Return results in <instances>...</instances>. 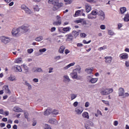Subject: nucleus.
<instances>
[{"mask_svg": "<svg viewBox=\"0 0 129 129\" xmlns=\"http://www.w3.org/2000/svg\"><path fill=\"white\" fill-rule=\"evenodd\" d=\"M104 59H105V62L106 63V64H110L112 61V56H105Z\"/></svg>", "mask_w": 129, "mask_h": 129, "instance_id": "12", "label": "nucleus"}, {"mask_svg": "<svg viewBox=\"0 0 129 129\" xmlns=\"http://www.w3.org/2000/svg\"><path fill=\"white\" fill-rule=\"evenodd\" d=\"M46 51H47V49L46 48H43L42 49H39V52L40 53H43L44 52H46Z\"/></svg>", "mask_w": 129, "mask_h": 129, "instance_id": "55", "label": "nucleus"}, {"mask_svg": "<svg viewBox=\"0 0 129 129\" xmlns=\"http://www.w3.org/2000/svg\"><path fill=\"white\" fill-rule=\"evenodd\" d=\"M121 14H124L126 12V8L125 7H122L120 9Z\"/></svg>", "mask_w": 129, "mask_h": 129, "instance_id": "36", "label": "nucleus"}, {"mask_svg": "<svg viewBox=\"0 0 129 129\" xmlns=\"http://www.w3.org/2000/svg\"><path fill=\"white\" fill-rule=\"evenodd\" d=\"M24 116H25V118H28L29 117V113L28 112H25Z\"/></svg>", "mask_w": 129, "mask_h": 129, "instance_id": "58", "label": "nucleus"}, {"mask_svg": "<svg viewBox=\"0 0 129 129\" xmlns=\"http://www.w3.org/2000/svg\"><path fill=\"white\" fill-rule=\"evenodd\" d=\"M48 122L51 123V124H57L58 123V121L55 118H50L48 120Z\"/></svg>", "mask_w": 129, "mask_h": 129, "instance_id": "14", "label": "nucleus"}, {"mask_svg": "<svg viewBox=\"0 0 129 129\" xmlns=\"http://www.w3.org/2000/svg\"><path fill=\"white\" fill-rule=\"evenodd\" d=\"M83 43L84 44H89V43H91V40H89V41H86L85 40L83 41Z\"/></svg>", "mask_w": 129, "mask_h": 129, "instance_id": "56", "label": "nucleus"}, {"mask_svg": "<svg viewBox=\"0 0 129 129\" xmlns=\"http://www.w3.org/2000/svg\"><path fill=\"white\" fill-rule=\"evenodd\" d=\"M129 96V93H125L124 94V95L123 96V97H128Z\"/></svg>", "mask_w": 129, "mask_h": 129, "instance_id": "62", "label": "nucleus"}, {"mask_svg": "<svg viewBox=\"0 0 129 129\" xmlns=\"http://www.w3.org/2000/svg\"><path fill=\"white\" fill-rule=\"evenodd\" d=\"M48 73H53V70H54V68L50 67L48 69Z\"/></svg>", "mask_w": 129, "mask_h": 129, "instance_id": "51", "label": "nucleus"}, {"mask_svg": "<svg viewBox=\"0 0 129 129\" xmlns=\"http://www.w3.org/2000/svg\"><path fill=\"white\" fill-rule=\"evenodd\" d=\"M33 9L34 10V11H36V12H39V11H40V8H39V6L38 5H35Z\"/></svg>", "mask_w": 129, "mask_h": 129, "instance_id": "44", "label": "nucleus"}, {"mask_svg": "<svg viewBox=\"0 0 129 129\" xmlns=\"http://www.w3.org/2000/svg\"><path fill=\"white\" fill-rule=\"evenodd\" d=\"M43 39L44 38L43 37V36H40L36 37L35 38V41H36V42H41V41H42Z\"/></svg>", "mask_w": 129, "mask_h": 129, "instance_id": "30", "label": "nucleus"}, {"mask_svg": "<svg viewBox=\"0 0 129 129\" xmlns=\"http://www.w3.org/2000/svg\"><path fill=\"white\" fill-rule=\"evenodd\" d=\"M20 31L21 34H24V33H27L28 31H30V25L28 24H24L21 27H20Z\"/></svg>", "mask_w": 129, "mask_h": 129, "instance_id": "1", "label": "nucleus"}, {"mask_svg": "<svg viewBox=\"0 0 129 129\" xmlns=\"http://www.w3.org/2000/svg\"><path fill=\"white\" fill-rule=\"evenodd\" d=\"M86 36H87V35H86V34H85L84 33H80V37H81V38H85V37H86Z\"/></svg>", "mask_w": 129, "mask_h": 129, "instance_id": "49", "label": "nucleus"}, {"mask_svg": "<svg viewBox=\"0 0 129 129\" xmlns=\"http://www.w3.org/2000/svg\"><path fill=\"white\" fill-rule=\"evenodd\" d=\"M25 85H26V86L28 87V89H29V90H32V86L31 85V84H30V83H28L27 81H26L25 82Z\"/></svg>", "mask_w": 129, "mask_h": 129, "instance_id": "31", "label": "nucleus"}, {"mask_svg": "<svg viewBox=\"0 0 129 129\" xmlns=\"http://www.w3.org/2000/svg\"><path fill=\"white\" fill-rule=\"evenodd\" d=\"M83 110H84L83 107L80 106L76 108L75 109V111L77 114H81L83 112Z\"/></svg>", "mask_w": 129, "mask_h": 129, "instance_id": "8", "label": "nucleus"}, {"mask_svg": "<svg viewBox=\"0 0 129 129\" xmlns=\"http://www.w3.org/2000/svg\"><path fill=\"white\" fill-rule=\"evenodd\" d=\"M82 116L85 118H87L88 119H89V115L88 114V112H83V114H82Z\"/></svg>", "mask_w": 129, "mask_h": 129, "instance_id": "26", "label": "nucleus"}, {"mask_svg": "<svg viewBox=\"0 0 129 129\" xmlns=\"http://www.w3.org/2000/svg\"><path fill=\"white\" fill-rule=\"evenodd\" d=\"M100 29L101 30H105V29H106V27H105V25H101Z\"/></svg>", "mask_w": 129, "mask_h": 129, "instance_id": "53", "label": "nucleus"}, {"mask_svg": "<svg viewBox=\"0 0 129 129\" xmlns=\"http://www.w3.org/2000/svg\"><path fill=\"white\" fill-rule=\"evenodd\" d=\"M48 3L49 4V5H53V4H54V0H48Z\"/></svg>", "mask_w": 129, "mask_h": 129, "instance_id": "59", "label": "nucleus"}, {"mask_svg": "<svg viewBox=\"0 0 129 129\" xmlns=\"http://www.w3.org/2000/svg\"><path fill=\"white\" fill-rule=\"evenodd\" d=\"M81 68H79L74 70L73 72L70 74L71 76L73 78V79H77L78 76L77 75L78 73H80Z\"/></svg>", "mask_w": 129, "mask_h": 129, "instance_id": "2", "label": "nucleus"}, {"mask_svg": "<svg viewBox=\"0 0 129 129\" xmlns=\"http://www.w3.org/2000/svg\"><path fill=\"white\" fill-rule=\"evenodd\" d=\"M70 30H71L70 27H64L62 28V31L64 32H70Z\"/></svg>", "mask_w": 129, "mask_h": 129, "instance_id": "35", "label": "nucleus"}, {"mask_svg": "<svg viewBox=\"0 0 129 129\" xmlns=\"http://www.w3.org/2000/svg\"><path fill=\"white\" fill-rule=\"evenodd\" d=\"M56 21L53 22L54 26H61L62 24V19L60 16H57L56 17Z\"/></svg>", "mask_w": 129, "mask_h": 129, "instance_id": "4", "label": "nucleus"}, {"mask_svg": "<svg viewBox=\"0 0 129 129\" xmlns=\"http://www.w3.org/2000/svg\"><path fill=\"white\" fill-rule=\"evenodd\" d=\"M90 104L89 103V102H86L85 103V107H88L89 106V105H90Z\"/></svg>", "mask_w": 129, "mask_h": 129, "instance_id": "64", "label": "nucleus"}, {"mask_svg": "<svg viewBox=\"0 0 129 129\" xmlns=\"http://www.w3.org/2000/svg\"><path fill=\"white\" fill-rule=\"evenodd\" d=\"M75 65V62H72L67 66L66 67L63 68L64 70H67V69H69V68H70V67H72V66H74Z\"/></svg>", "mask_w": 129, "mask_h": 129, "instance_id": "22", "label": "nucleus"}, {"mask_svg": "<svg viewBox=\"0 0 129 129\" xmlns=\"http://www.w3.org/2000/svg\"><path fill=\"white\" fill-rule=\"evenodd\" d=\"M23 68L24 72L25 74H27L28 72H29V68L27 66V65L23 64L22 66Z\"/></svg>", "mask_w": 129, "mask_h": 129, "instance_id": "20", "label": "nucleus"}, {"mask_svg": "<svg viewBox=\"0 0 129 129\" xmlns=\"http://www.w3.org/2000/svg\"><path fill=\"white\" fill-rule=\"evenodd\" d=\"M85 71L88 74H91V73H92V71H93V68H91L90 69H86Z\"/></svg>", "mask_w": 129, "mask_h": 129, "instance_id": "27", "label": "nucleus"}, {"mask_svg": "<svg viewBox=\"0 0 129 129\" xmlns=\"http://www.w3.org/2000/svg\"><path fill=\"white\" fill-rule=\"evenodd\" d=\"M65 50V46H61L60 47L58 52L59 53H60V54H63V53H64V51Z\"/></svg>", "mask_w": 129, "mask_h": 129, "instance_id": "25", "label": "nucleus"}, {"mask_svg": "<svg viewBox=\"0 0 129 129\" xmlns=\"http://www.w3.org/2000/svg\"><path fill=\"white\" fill-rule=\"evenodd\" d=\"M112 92H113V89L108 88L102 90L100 92V94L101 95H108V94L112 93Z\"/></svg>", "mask_w": 129, "mask_h": 129, "instance_id": "3", "label": "nucleus"}, {"mask_svg": "<svg viewBox=\"0 0 129 129\" xmlns=\"http://www.w3.org/2000/svg\"><path fill=\"white\" fill-rule=\"evenodd\" d=\"M77 97V94H71V100H73V99H75Z\"/></svg>", "mask_w": 129, "mask_h": 129, "instance_id": "39", "label": "nucleus"}, {"mask_svg": "<svg viewBox=\"0 0 129 129\" xmlns=\"http://www.w3.org/2000/svg\"><path fill=\"white\" fill-rule=\"evenodd\" d=\"M52 113V109L48 108L44 112V115H49V114Z\"/></svg>", "mask_w": 129, "mask_h": 129, "instance_id": "21", "label": "nucleus"}, {"mask_svg": "<svg viewBox=\"0 0 129 129\" xmlns=\"http://www.w3.org/2000/svg\"><path fill=\"white\" fill-rule=\"evenodd\" d=\"M124 22H129V14H127L125 15L124 18Z\"/></svg>", "mask_w": 129, "mask_h": 129, "instance_id": "37", "label": "nucleus"}, {"mask_svg": "<svg viewBox=\"0 0 129 129\" xmlns=\"http://www.w3.org/2000/svg\"><path fill=\"white\" fill-rule=\"evenodd\" d=\"M33 72L34 73H42L43 72V70H42V68H36L35 69L33 70Z\"/></svg>", "mask_w": 129, "mask_h": 129, "instance_id": "24", "label": "nucleus"}, {"mask_svg": "<svg viewBox=\"0 0 129 129\" xmlns=\"http://www.w3.org/2000/svg\"><path fill=\"white\" fill-rule=\"evenodd\" d=\"M3 90L4 91L5 93H7V94H9L10 95V94L12 93V92L11 91V90L9 88V86L5 85L3 87Z\"/></svg>", "mask_w": 129, "mask_h": 129, "instance_id": "9", "label": "nucleus"}, {"mask_svg": "<svg viewBox=\"0 0 129 129\" xmlns=\"http://www.w3.org/2000/svg\"><path fill=\"white\" fill-rule=\"evenodd\" d=\"M108 35H109L110 36H114V35H115V33H114V32H113L112 30H108Z\"/></svg>", "mask_w": 129, "mask_h": 129, "instance_id": "40", "label": "nucleus"}, {"mask_svg": "<svg viewBox=\"0 0 129 129\" xmlns=\"http://www.w3.org/2000/svg\"><path fill=\"white\" fill-rule=\"evenodd\" d=\"M14 69L16 72H22L23 71L22 68L20 66H14Z\"/></svg>", "mask_w": 129, "mask_h": 129, "instance_id": "18", "label": "nucleus"}, {"mask_svg": "<svg viewBox=\"0 0 129 129\" xmlns=\"http://www.w3.org/2000/svg\"><path fill=\"white\" fill-rule=\"evenodd\" d=\"M80 12H81L80 10H78L76 11L75 15H74V17H78L79 15H80Z\"/></svg>", "mask_w": 129, "mask_h": 129, "instance_id": "45", "label": "nucleus"}, {"mask_svg": "<svg viewBox=\"0 0 129 129\" xmlns=\"http://www.w3.org/2000/svg\"><path fill=\"white\" fill-rule=\"evenodd\" d=\"M86 12V13H89L92 9L91 8V6L89 4H86L85 5Z\"/></svg>", "mask_w": 129, "mask_h": 129, "instance_id": "19", "label": "nucleus"}, {"mask_svg": "<svg viewBox=\"0 0 129 129\" xmlns=\"http://www.w3.org/2000/svg\"><path fill=\"white\" fill-rule=\"evenodd\" d=\"M8 80L10 81H16V77L15 76H10V77L8 78Z\"/></svg>", "mask_w": 129, "mask_h": 129, "instance_id": "29", "label": "nucleus"}, {"mask_svg": "<svg viewBox=\"0 0 129 129\" xmlns=\"http://www.w3.org/2000/svg\"><path fill=\"white\" fill-rule=\"evenodd\" d=\"M56 31V27H52L51 28L50 32H55Z\"/></svg>", "mask_w": 129, "mask_h": 129, "instance_id": "63", "label": "nucleus"}, {"mask_svg": "<svg viewBox=\"0 0 129 129\" xmlns=\"http://www.w3.org/2000/svg\"><path fill=\"white\" fill-rule=\"evenodd\" d=\"M15 63H22V58H18L15 59Z\"/></svg>", "mask_w": 129, "mask_h": 129, "instance_id": "41", "label": "nucleus"}, {"mask_svg": "<svg viewBox=\"0 0 129 129\" xmlns=\"http://www.w3.org/2000/svg\"><path fill=\"white\" fill-rule=\"evenodd\" d=\"M105 49H107V46H106V45L98 48V51H102V50H105Z\"/></svg>", "mask_w": 129, "mask_h": 129, "instance_id": "43", "label": "nucleus"}, {"mask_svg": "<svg viewBox=\"0 0 129 129\" xmlns=\"http://www.w3.org/2000/svg\"><path fill=\"white\" fill-rule=\"evenodd\" d=\"M93 77V75H91V76H87V79L88 81L89 82L90 81L91 79Z\"/></svg>", "mask_w": 129, "mask_h": 129, "instance_id": "48", "label": "nucleus"}, {"mask_svg": "<svg viewBox=\"0 0 129 129\" xmlns=\"http://www.w3.org/2000/svg\"><path fill=\"white\" fill-rule=\"evenodd\" d=\"M102 102L105 103V104H107V105H109V102L108 101H105L104 100H102Z\"/></svg>", "mask_w": 129, "mask_h": 129, "instance_id": "54", "label": "nucleus"}, {"mask_svg": "<svg viewBox=\"0 0 129 129\" xmlns=\"http://www.w3.org/2000/svg\"><path fill=\"white\" fill-rule=\"evenodd\" d=\"M91 14H93L95 17H96V15L98 14V11L94 10L91 12Z\"/></svg>", "mask_w": 129, "mask_h": 129, "instance_id": "46", "label": "nucleus"}, {"mask_svg": "<svg viewBox=\"0 0 129 129\" xmlns=\"http://www.w3.org/2000/svg\"><path fill=\"white\" fill-rule=\"evenodd\" d=\"M12 34L14 37L22 34V33H21V29H20V27L18 28H14L12 31Z\"/></svg>", "mask_w": 129, "mask_h": 129, "instance_id": "6", "label": "nucleus"}, {"mask_svg": "<svg viewBox=\"0 0 129 129\" xmlns=\"http://www.w3.org/2000/svg\"><path fill=\"white\" fill-rule=\"evenodd\" d=\"M64 2L65 5H71L73 3V0H63Z\"/></svg>", "mask_w": 129, "mask_h": 129, "instance_id": "33", "label": "nucleus"}, {"mask_svg": "<svg viewBox=\"0 0 129 129\" xmlns=\"http://www.w3.org/2000/svg\"><path fill=\"white\" fill-rule=\"evenodd\" d=\"M125 66L126 67H129V61L127 60L125 61Z\"/></svg>", "mask_w": 129, "mask_h": 129, "instance_id": "60", "label": "nucleus"}, {"mask_svg": "<svg viewBox=\"0 0 129 129\" xmlns=\"http://www.w3.org/2000/svg\"><path fill=\"white\" fill-rule=\"evenodd\" d=\"M98 16H100V19L102 21H103L105 19V15L104 14V12L102 11H98Z\"/></svg>", "mask_w": 129, "mask_h": 129, "instance_id": "11", "label": "nucleus"}, {"mask_svg": "<svg viewBox=\"0 0 129 129\" xmlns=\"http://www.w3.org/2000/svg\"><path fill=\"white\" fill-rule=\"evenodd\" d=\"M27 52L29 54H32L34 52V49L33 48H30L27 50Z\"/></svg>", "mask_w": 129, "mask_h": 129, "instance_id": "47", "label": "nucleus"}, {"mask_svg": "<svg viewBox=\"0 0 129 129\" xmlns=\"http://www.w3.org/2000/svg\"><path fill=\"white\" fill-rule=\"evenodd\" d=\"M128 58V54L126 53H124L120 54V59L121 60H126Z\"/></svg>", "mask_w": 129, "mask_h": 129, "instance_id": "10", "label": "nucleus"}, {"mask_svg": "<svg viewBox=\"0 0 129 129\" xmlns=\"http://www.w3.org/2000/svg\"><path fill=\"white\" fill-rule=\"evenodd\" d=\"M24 11L25 12L26 14H28V15H31V14L33 13V12H32V11L28 8L24 10Z\"/></svg>", "mask_w": 129, "mask_h": 129, "instance_id": "34", "label": "nucleus"}, {"mask_svg": "<svg viewBox=\"0 0 129 129\" xmlns=\"http://www.w3.org/2000/svg\"><path fill=\"white\" fill-rule=\"evenodd\" d=\"M63 6H64V4H63V3H55L54 4L52 10L53 11H57V10H59V9L62 8Z\"/></svg>", "mask_w": 129, "mask_h": 129, "instance_id": "5", "label": "nucleus"}, {"mask_svg": "<svg viewBox=\"0 0 129 129\" xmlns=\"http://www.w3.org/2000/svg\"><path fill=\"white\" fill-rule=\"evenodd\" d=\"M27 6L25 5H23L21 6V9L22 10H23V11H25V10L27 8Z\"/></svg>", "mask_w": 129, "mask_h": 129, "instance_id": "50", "label": "nucleus"}, {"mask_svg": "<svg viewBox=\"0 0 129 129\" xmlns=\"http://www.w3.org/2000/svg\"><path fill=\"white\" fill-rule=\"evenodd\" d=\"M78 105V102L76 101L73 103V106H74V107H77Z\"/></svg>", "mask_w": 129, "mask_h": 129, "instance_id": "57", "label": "nucleus"}, {"mask_svg": "<svg viewBox=\"0 0 129 129\" xmlns=\"http://www.w3.org/2000/svg\"><path fill=\"white\" fill-rule=\"evenodd\" d=\"M1 40L4 44H8V43L11 42V39L8 37L2 36L1 37Z\"/></svg>", "mask_w": 129, "mask_h": 129, "instance_id": "7", "label": "nucleus"}, {"mask_svg": "<svg viewBox=\"0 0 129 129\" xmlns=\"http://www.w3.org/2000/svg\"><path fill=\"white\" fill-rule=\"evenodd\" d=\"M55 60H60L61 59L60 56H56L54 57Z\"/></svg>", "mask_w": 129, "mask_h": 129, "instance_id": "61", "label": "nucleus"}, {"mask_svg": "<svg viewBox=\"0 0 129 129\" xmlns=\"http://www.w3.org/2000/svg\"><path fill=\"white\" fill-rule=\"evenodd\" d=\"M66 37H67V42H71V41L73 40V35L72 34H67L66 35Z\"/></svg>", "mask_w": 129, "mask_h": 129, "instance_id": "13", "label": "nucleus"}, {"mask_svg": "<svg viewBox=\"0 0 129 129\" xmlns=\"http://www.w3.org/2000/svg\"><path fill=\"white\" fill-rule=\"evenodd\" d=\"M98 81V78H92L90 81H89V83H91L92 84H94L96 83Z\"/></svg>", "mask_w": 129, "mask_h": 129, "instance_id": "16", "label": "nucleus"}, {"mask_svg": "<svg viewBox=\"0 0 129 129\" xmlns=\"http://www.w3.org/2000/svg\"><path fill=\"white\" fill-rule=\"evenodd\" d=\"M73 35L76 38L79 35V32L76 31H73Z\"/></svg>", "mask_w": 129, "mask_h": 129, "instance_id": "42", "label": "nucleus"}, {"mask_svg": "<svg viewBox=\"0 0 129 129\" xmlns=\"http://www.w3.org/2000/svg\"><path fill=\"white\" fill-rule=\"evenodd\" d=\"M64 81H66L67 82H70V79L68 76H63Z\"/></svg>", "mask_w": 129, "mask_h": 129, "instance_id": "38", "label": "nucleus"}, {"mask_svg": "<svg viewBox=\"0 0 129 129\" xmlns=\"http://www.w3.org/2000/svg\"><path fill=\"white\" fill-rule=\"evenodd\" d=\"M44 129H52V128H51V126L48 125V124H46L45 125Z\"/></svg>", "mask_w": 129, "mask_h": 129, "instance_id": "52", "label": "nucleus"}, {"mask_svg": "<svg viewBox=\"0 0 129 129\" xmlns=\"http://www.w3.org/2000/svg\"><path fill=\"white\" fill-rule=\"evenodd\" d=\"M51 113L53 115H57V114H59V111L57 109H53L51 111Z\"/></svg>", "mask_w": 129, "mask_h": 129, "instance_id": "28", "label": "nucleus"}, {"mask_svg": "<svg viewBox=\"0 0 129 129\" xmlns=\"http://www.w3.org/2000/svg\"><path fill=\"white\" fill-rule=\"evenodd\" d=\"M0 114H3V115L8 116V115L10 114V112H9V111H4V109H0Z\"/></svg>", "mask_w": 129, "mask_h": 129, "instance_id": "15", "label": "nucleus"}, {"mask_svg": "<svg viewBox=\"0 0 129 129\" xmlns=\"http://www.w3.org/2000/svg\"><path fill=\"white\" fill-rule=\"evenodd\" d=\"M119 96H123L124 95V89L123 88H120L118 90Z\"/></svg>", "mask_w": 129, "mask_h": 129, "instance_id": "17", "label": "nucleus"}, {"mask_svg": "<svg viewBox=\"0 0 129 129\" xmlns=\"http://www.w3.org/2000/svg\"><path fill=\"white\" fill-rule=\"evenodd\" d=\"M14 111H16V112H23L24 111L23 109H22L21 108L19 107H15L14 108Z\"/></svg>", "mask_w": 129, "mask_h": 129, "instance_id": "23", "label": "nucleus"}, {"mask_svg": "<svg viewBox=\"0 0 129 129\" xmlns=\"http://www.w3.org/2000/svg\"><path fill=\"white\" fill-rule=\"evenodd\" d=\"M88 19H91V20H92V19H96V16H95L93 14L90 13L88 15Z\"/></svg>", "mask_w": 129, "mask_h": 129, "instance_id": "32", "label": "nucleus"}]
</instances>
